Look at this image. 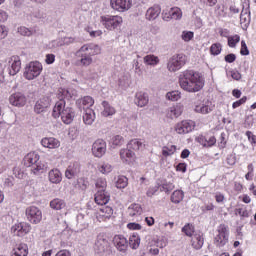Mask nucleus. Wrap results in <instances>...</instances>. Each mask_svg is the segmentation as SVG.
Wrapping results in <instances>:
<instances>
[{
    "label": "nucleus",
    "mask_w": 256,
    "mask_h": 256,
    "mask_svg": "<svg viewBox=\"0 0 256 256\" xmlns=\"http://www.w3.org/2000/svg\"><path fill=\"white\" fill-rule=\"evenodd\" d=\"M251 23V11L249 9L242 10L240 14V24L244 31L249 27Z\"/></svg>",
    "instance_id": "nucleus-18"
},
{
    "label": "nucleus",
    "mask_w": 256,
    "mask_h": 256,
    "mask_svg": "<svg viewBox=\"0 0 256 256\" xmlns=\"http://www.w3.org/2000/svg\"><path fill=\"white\" fill-rule=\"evenodd\" d=\"M182 233H185V235L187 237H193V233H195V226H193V224H186L183 228H182Z\"/></svg>",
    "instance_id": "nucleus-46"
},
{
    "label": "nucleus",
    "mask_w": 256,
    "mask_h": 256,
    "mask_svg": "<svg viewBox=\"0 0 256 256\" xmlns=\"http://www.w3.org/2000/svg\"><path fill=\"white\" fill-rule=\"evenodd\" d=\"M133 155H135V153H133L130 148L120 150V158L122 159V161L132 159Z\"/></svg>",
    "instance_id": "nucleus-38"
},
{
    "label": "nucleus",
    "mask_w": 256,
    "mask_h": 256,
    "mask_svg": "<svg viewBox=\"0 0 256 256\" xmlns=\"http://www.w3.org/2000/svg\"><path fill=\"white\" fill-rule=\"evenodd\" d=\"M95 185L96 189H98L94 198L95 203L102 206L107 205L111 199V195L105 190L107 188V181L103 178H99Z\"/></svg>",
    "instance_id": "nucleus-2"
},
{
    "label": "nucleus",
    "mask_w": 256,
    "mask_h": 256,
    "mask_svg": "<svg viewBox=\"0 0 256 256\" xmlns=\"http://www.w3.org/2000/svg\"><path fill=\"white\" fill-rule=\"evenodd\" d=\"M142 209H141V205L139 204H132L129 208H128V213L130 215V217H135L136 215H141Z\"/></svg>",
    "instance_id": "nucleus-36"
},
{
    "label": "nucleus",
    "mask_w": 256,
    "mask_h": 256,
    "mask_svg": "<svg viewBox=\"0 0 256 256\" xmlns=\"http://www.w3.org/2000/svg\"><path fill=\"white\" fill-rule=\"evenodd\" d=\"M183 110L179 106L170 107L167 112V117L169 119H177V117H181Z\"/></svg>",
    "instance_id": "nucleus-29"
},
{
    "label": "nucleus",
    "mask_w": 256,
    "mask_h": 256,
    "mask_svg": "<svg viewBox=\"0 0 256 256\" xmlns=\"http://www.w3.org/2000/svg\"><path fill=\"white\" fill-rule=\"evenodd\" d=\"M49 107H51V98L45 96L40 98L35 106H34V111L35 113H37L38 115L41 113H45V111H47V109H49Z\"/></svg>",
    "instance_id": "nucleus-12"
},
{
    "label": "nucleus",
    "mask_w": 256,
    "mask_h": 256,
    "mask_svg": "<svg viewBox=\"0 0 256 256\" xmlns=\"http://www.w3.org/2000/svg\"><path fill=\"white\" fill-rule=\"evenodd\" d=\"M125 143V139L121 135H116L112 138V145H115V147H121Z\"/></svg>",
    "instance_id": "nucleus-50"
},
{
    "label": "nucleus",
    "mask_w": 256,
    "mask_h": 256,
    "mask_svg": "<svg viewBox=\"0 0 256 256\" xmlns=\"http://www.w3.org/2000/svg\"><path fill=\"white\" fill-rule=\"evenodd\" d=\"M83 121L85 125H93V121H95V112L93 109H85Z\"/></svg>",
    "instance_id": "nucleus-28"
},
{
    "label": "nucleus",
    "mask_w": 256,
    "mask_h": 256,
    "mask_svg": "<svg viewBox=\"0 0 256 256\" xmlns=\"http://www.w3.org/2000/svg\"><path fill=\"white\" fill-rule=\"evenodd\" d=\"M241 41V37L239 35H234L228 37V45L232 48L237 47V43Z\"/></svg>",
    "instance_id": "nucleus-49"
},
{
    "label": "nucleus",
    "mask_w": 256,
    "mask_h": 256,
    "mask_svg": "<svg viewBox=\"0 0 256 256\" xmlns=\"http://www.w3.org/2000/svg\"><path fill=\"white\" fill-rule=\"evenodd\" d=\"M13 174L15 175V177L17 178V179H22V177H23V171H21V168H19V167H14L13 168Z\"/></svg>",
    "instance_id": "nucleus-63"
},
{
    "label": "nucleus",
    "mask_w": 256,
    "mask_h": 256,
    "mask_svg": "<svg viewBox=\"0 0 256 256\" xmlns=\"http://www.w3.org/2000/svg\"><path fill=\"white\" fill-rule=\"evenodd\" d=\"M50 183L58 184L62 180L61 172L59 169H52L48 174Z\"/></svg>",
    "instance_id": "nucleus-27"
},
{
    "label": "nucleus",
    "mask_w": 256,
    "mask_h": 256,
    "mask_svg": "<svg viewBox=\"0 0 256 256\" xmlns=\"http://www.w3.org/2000/svg\"><path fill=\"white\" fill-rule=\"evenodd\" d=\"M202 141H205V143H203V147H213V145L217 143V139L215 138V136H211L208 140L202 139Z\"/></svg>",
    "instance_id": "nucleus-54"
},
{
    "label": "nucleus",
    "mask_w": 256,
    "mask_h": 256,
    "mask_svg": "<svg viewBox=\"0 0 256 256\" xmlns=\"http://www.w3.org/2000/svg\"><path fill=\"white\" fill-rule=\"evenodd\" d=\"M110 5L115 11H120V13H123L124 11H129L132 2L131 0H111Z\"/></svg>",
    "instance_id": "nucleus-13"
},
{
    "label": "nucleus",
    "mask_w": 256,
    "mask_h": 256,
    "mask_svg": "<svg viewBox=\"0 0 256 256\" xmlns=\"http://www.w3.org/2000/svg\"><path fill=\"white\" fill-rule=\"evenodd\" d=\"M78 173H81V167L79 166V163H73L67 167L65 177L66 179H73V177H77Z\"/></svg>",
    "instance_id": "nucleus-17"
},
{
    "label": "nucleus",
    "mask_w": 256,
    "mask_h": 256,
    "mask_svg": "<svg viewBox=\"0 0 256 256\" xmlns=\"http://www.w3.org/2000/svg\"><path fill=\"white\" fill-rule=\"evenodd\" d=\"M171 15H172V19H175V20L181 19V17H183V14L181 13V9L179 8H171Z\"/></svg>",
    "instance_id": "nucleus-53"
},
{
    "label": "nucleus",
    "mask_w": 256,
    "mask_h": 256,
    "mask_svg": "<svg viewBox=\"0 0 256 256\" xmlns=\"http://www.w3.org/2000/svg\"><path fill=\"white\" fill-rule=\"evenodd\" d=\"M205 243V238H203V234H194L192 237V247L193 249H196V251H199L203 247Z\"/></svg>",
    "instance_id": "nucleus-24"
},
{
    "label": "nucleus",
    "mask_w": 256,
    "mask_h": 256,
    "mask_svg": "<svg viewBox=\"0 0 256 256\" xmlns=\"http://www.w3.org/2000/svg\"><path fill=\"white\" fill-rule=\"evenodd\" d=\"M32 17H34L35 19H46L47 14L41 10H37L32 13Z\"/></svg>",
    "instance_id": "nucleus-56"
},
{
    "label": "nucleus",
    "mask_w": 256,
    "mask_h": 256,
    "mask_svg": "<svg viewBox=\"0 0 256 256\" xmlns=\"http://www.w3.org/2000/svg\"><path fill=\"white\" fill-rule=\"evenodd\" d=\"M241 55H249V48L247 47V43H245V40L241 41Z\"/></svg>",
    "instance_id": "nucleus-57"
},
{
    "label": "nucleus",
    "mask_w": 256,
    "mask_h": 256,
    "mask_svg": "<svg viewBox=\"0 0 256 256\" xmlns=\"http://www.w3.org/2000/svg\"><path fill=\"white\" fill-rule=\"evenodd\" d=\"M100 173L107 175V173H111V165L104 164L99 168Z\"/></svg>",
    "instance_id": "nucleus-59"
},
{
    "label": "nucleus",
    "mask_w": 256,
    "mask_h": 256,
    "mask_svg": "<svg viewBox=\"0 0 256 256\" xmlns=\"http://www.w3.org/2000/svg\"><path fill=\"white\" fill-rule=\"evenodd\" d=\"M144 63H146V65L155 66L159 63V57L155 55H147L144 57Z\"/></svg>",
    "instance_id": "nucleus-42"
},
{
    "label": "nucleus",
    "mask_w": 256,
    "mask_h": 256,
    "mask_svg": "<svg viewBox=\"0 0 256 256\" xmlns=\"http://www.w3.org/2000/svg\"><path fill=\"white\" fill-rule=\"evenodd\" d=\"M160 191H164V193H171L173 189H175V186L171 182H164L161 185H159Z\"/></svg>",
    "instance_id": "nucleus-45"
},
{
    "label": "nucleus",
    "mask_w": 256,
    "mask_h": 256,
    "mask_svg": "<svg viewBox=\"0 0 256 256\" xmlns=\"http://www.w3.org/2000/svg\"><path fill=\"white\" fill-rule=\"evenodd\" d=\"M78 57H81L80 63L84 67H89V65H91L93 63V58H91V53L80 54V56H78Z\"/></svg>",
    "instance_id": "nucleus-34"
},
{
    "label": "nucleus",
    "mask_w": 256,
    "mask_h": 256,
    "mask_svg": "<svg viewBox=\"0 0 256 256\" xmlns=\"http://www.w3.org/2000/svg\"><path fill=\"white\" fill-rule=\"evenodd\" d=\"M193 32L188 31V32H183L182 33V39L183 41L189 42L191 39H193Z\"/></svg>",
    "instance_id": "nucleus-60"
},
{
    "label": "nucleus",
    "mask_w": 256,
    "mask_h": 256,
    "mask_svg": "<svg viewBox=\"0 0 256 256\" xmlns=\"http://www.w3.org/2000/svg\"><path fill=\"white\" fill-rule=\"evenodd\" d=\"M41 144L43 147H46L47 149H58V147H61V142L57 140V138H43L41 140Z\"/></svg>",
    "instance_id": "nucleus-19"
},
{
    "label": "nucleus",
    "mask_w": 256,
    "mask_h": 256,
    "mask_svg": "<svg viewBox=\"0 0 256 256\" xmlns=\"http://www.w3.org/2000/svg\"><path fill=\"white\" fill-rule=\"evenodd\" d=\"M100 215L104 217V219H110L111 215H113V208L110 206H103L100 208Z\"/></svg>",
    "instance_id": "nucleus-39"
},
{
    "label": "nucleus",
    "mask_w": 256,
    "mask_h": 256,
    "mask_svg": "<svg viewBox=\"0 0 256 256\" xmlns=\"http://www.w3.org/2000/svg\"><path fill=\"white\" fill-rule=\"evenodd\" d=\"M8 63L10 65V68H7L8 75L15 76L21 71V58L19 56L10 57Z\"/></svg>",
    "instance_id": "nucleus-11"
},
{
    "label": "nucleus",
    "mask_w": 256,
    "mask_h": 256,
    "mask_svg": "<svg viewBox=\"0 0 256 256\" xmlns=\"http://www.w3.org/2000/svg\"><path fill=\"white\" fill-rule=\"evenodd\" d=\"M229 241V232L227 231V226L221 224L218 227V235L214 238V243L216 247H225Z\"/></svg>",
    "instance_id": "nucleus-7"
},
{
    "label": "nucleus",
    "mask_w": 256,
    "mask_h": 256,
    "mask_svg": "<svg viewBox=\"0 0 256 256\" xmlns=\"http://www.w3.org/2000/svg\"><path fill=\"white\" fill-rule=\"evenodd\" d=\"M31 231V224L28 223H18L12 226L11 232L16 235V237H24V235H27Z\"/></svg>",
    "instance_id": "nucleus-10"
},
{
    "label": "nucleus",
    "mask_w": 256,
    "mask_h": 256,
    "mask_svg": "<svg viewBox=\"0 0 256 256\" xmlns=\"http://www.w3.org/2000/svg\"><path fill=\"white\" fill-rule=\"evenodd\" d=\"M128 149H132L133 151H139L140 149H143V142L139 139H132L127 144Z\"/></svg>",
    "instance_id": "nucleus-32"
},
{
    "label": "nucleus",
    "mask_w": 256,
    "mask_h": 256,
    "mask_svg": "<svg viewBox=\"0 0 256 256\" xmlns=\"http://www.w3.org/2000/svg\"><path fill=\"white\" fill-rule=\"evenodd\" d=\"M177 151V146L171 145L170 147L164 146L162 149V155L164 157H169Z\"/></svg>",
    "instance_id": "nucleus-43"
},
{
    "label": "nucleus",
    "mask_w": 256,
    "mask_h": 256,
    "mask_svg": "<svg viewBox=\"0 0 256 256\" xmlns=\"http://www.w3.org/2000/svg\"><path fill=\"white\" fill-rule=\"evenodd\" d=\"M158 191H159V184H157L154 187L149 188V190L147 191L146 195H147V197H152Z\"/></svg>",
    "instance_id": "nucleus-62"
},
{
    "label": "nucleus",
    "mask_w": 256,
    "mask_h": 256,
    "mask_svg": "<svg viewBox=\"0 0 256 256\" xmlns=\"http://www.w3.org/2000/svg\"><path fill=\"white\" fill-rule=\"evenodd\" d=\"M247 102V96L242 97L240 100H237L232 104L233 109H237V107H241L244 103Z\"/></svg>",
    "instance_id": "nucleus-58"
},
{
    "label": "nucleus",
    "mask_w": 256,
    "mask_h": 256,
    "mask_svg": "<svg viewBox=\"0 0 256 256\" xmlns=\"http://www.w3.org/2000/svg\"><path fill=\"white\" fill-rule=\"evenodd\" d=\"M25 215L30 223L37 225L43 219V212L37 206H29L25 210Z\"/></svg>",
    "instance_id": "nucleus-6"
},
{
    "label": "nucleus",
    "mask_w": 256,
    "mask_h": 256,
    "mask_svg": "<svg viewBox=\"0 0 256 256\" xmlns=\"http://www.w3.org/2000/svg\"><path fill=\"white\" fill-rule=\"evenodd\" d=\"M166 98H168L169 101H179V99H181V95H179L178 91H172L166 94Z\"/></svg>",
    "instance_id": "nucleus-51"
},
{
    "label": "nucleus",
    "mask_w": 256,
    "mask_h": 256,
    "mask_svg": "<svg viewBox=\"0 0 256 256\" xmlns=\"http://www.w3.org/2000/svg\"><path fill=\"white\" fill-rule=\"evenodd\" d=\"M102 107L104 110L102 111L103 117H111V115H115V108L109 104L107 101L102 102Z\"/></svg>",
    "instance_id": "nucleus-30"
},
{
    "label": "nucleus",
    "mask_w": 256,
    "mask_h": 256,
    "mask_svg": "<svg viewBox=\"0 0 256 256\" xmlns=\"http://www.w3.org/2000/svg\"><path fill=\"white\" fill-rule=\"evenodd\" d=\"M128 181H129V179H127V177H125V176L118 177V179L116 181L117 189H125V187H127V185H128Z\"/></svg>",
    "instance_id": "nucleus-44"
},
{
    "label": "nucleus",
    "mask_w": 256,
    "mask_h": 256,
    "mask_svg": "<svg viewBox=\"0 0 256 256\" xmlns=\"http://www.w3.org/2000/svg\"><path fill=\"white\" fill-rule=\"evenodd\" d=\"M9 102L14 107H25L27 104V97L21 92H16L10 96Z\"/></svg>",
    "instance_id": "nucleus-14"
},
{
    "label": "nucleus",
    "mask_w": 256,
    "mask_h": 256,
    "mask_svg": "<svg viewBox=\"0 0 256 256\" xmlns=\"http://www.w3.org/2000/svg\"><path fill=\"white\" fill-rule=\"evenodd\" d=\"M176 133L183 135L185 133H191L195 129V122L183 120L176 125Z\"/></svg>",
    "instance_id": "nucleus-15"
},
{
    "label": "nucleus",
    "mask_w": 256,
    "mask_h": 256,
    "mask_svg": "<svg viewBox=\"0 0 256 256\" xmlns=\"http://www.w3.org/2000/svg\"><path fill=\"white\" fill-rule=\"evenodd\" d=\"M235 215H239L241 217V219H245V218L249 217V212L247 211V209L236 208Z\"/></svg>",
    "instance_id": "nucleus-52"
},
{
    "label": "nucleus",
    "mask_w": 256,
    "mask_h": 256,
    "mask_svg": "<svg viewBox=\"0 0 256 256\" xmlns=\"http://www.w3.org/2000/svg\"><path fill=\"white\" fill-rule=\"evenodd\" d=\"M45 171H47V166L41 162H38L33 165V167L31 168V172L34 175H42V173H45Z\"/></svg>",
    "instance_id": "nucleus-31"
},
{
    "label": "nucleus",
    "mask_w": 256,
    "mask_h": 256,
    "mask_svg": "<svg viewBox=\"0 0 256 256\" xmlns=\"http://www.w3.org/2000/svg\"><path fill=\"white\" fill-rule=\"evenodd\" d=\"M76 187L80 189L81 191H87V188L89 187V180L85 177H81L77 180Z\"/></svg>",
    "instance_id": "nucleus-37"
},
{
    "label": "nucleus",
    "mask_w": 256,
    "mask_h": 256,
    "mask_svg": "<svg viewBox=\"0 0 256 256\" xmlns=\"http://www.w3.org/2000/svg\"><path fill=\"white\" fill-rule=\"evenodd\" d=\"M222 45L221 43H214L210 47V53L211 55H219L222 51Z\"/></svg>",
    "instance_id": "nucleus-47"
},
{
    "label": "nucleus",
    "mask_w": 256,
    "mask_h": 256,
    "mask_svg": "<svg viewBox=\"0 0 256 256\" xmlns=\"http://www.w3.org/2000/svg\"><path fill=\"white\" fill-rule=\"evenodd\" d=\"M50 207L56 211H61V209H65V201L59 198H55L50 202Z\"/></svg>",
    "instance_id": "nucleus-33"
},
{
    "label": "nucleus",
    "mask_w": 256,
    "mask_h": 256,
    "mask_svg": "<svg viewBox=\"0 0 256 256\" xmlns=\"http://www.w3.org/2000/svg\"><path fill=\"white\" fill-rule=\"evenodd\" d=\"M81 103L84 107V111L85 109H91L90 107H93L95 100H93V98L91 96H85L82 100Z\"/></svg>",
    "instance_id": "nucleus-40"
},
{
    "label": "nucleus",
    "mask_w": 256,
    "mask_h": 256,
    "mask_svg": "<svg viewBox=\"0 0 256 256\" xmlns=\"http://www.w3.org/2000/svg\"><path fill=\"white\" fill-rule=\"evenodd\" d=\"M159 15H161V6L159 5H154L146 11V19L148 21H155Z\"/></svg>",
    "instance_id": "nucleus-20"
},
{
    "label": "nucleus",
    "mask_w": 256,
    "mask_h": 256,
    "mask_svg": "<svg viewBox=\"0 0 256 256\" xmlns=\"http://www.w3.org/2000/svg\"><path fill=\"white\" fill-rule=\"evenodd\" d=\"M43 71V66L40 62H30L24 71V77L28 79V81H33V79H36V77H39L41 75V72Z\"/></svg>",
    "instance_id": "nucleus-3"
},
{
    "label": "nucleus",
    "mask_w": 256,
    "mask_h": 256,
    "mask_svg": "<svg viewBox=\"0 0 256 256\" xmlns=\"http://www.w3.org/2000/svg\"><path fill=\"white\" fill-rule=\"evenodd\" d=\"M135 105L145 107L149 103V95L145 92H137L134 99Z\"/></svg>",
    "instance_id": "nucleus-22"
},
{
    "label": "nucleus",
    "mask_w": 256,
    "mask_h": 256,
    "mask_svg": "<svg viewBox=\"0 0 256 256\" xmlns=\"http://www.w3.org/2000/svg\"><path fill=\"white\" fill-rule=\"evenodd\" d=\"M246 136L248 137V140L250 141V143H251L252 145H256V136L253 135V132L247 131V132H246Z\"/></svg>",
    "instance_id": "nucleus-64"
},
{
    "label": "nucleus",
    "mask_w": 256,
    "mask_h": 256,
    "mask_svg": "<svg viewBox=\"0 0 256 256\" xmlns=\"http://www.w3.org/2000/svg\"><path fill=\"white\" fill-rule=\"evenodd\" d=\"M28 249L27 244H19L12 250L11 256H27L29 254Z\"/></svg>",
    "instance_id": "nucleus-26"
},
{
    "label": "nucleus",
    "mask_w": 256,
    "mask_h": 256,
    "mask_svg": "<svg viewBox=\"0 0 256 256\" xmlns=\"http://www.w3.org/2000/svg\"><path fill=\"white\" fill-rule=\"evenodd\" d=\"M109 249V241L105 238H98L95 243V251L100 255Z\"/></svg>",
    "instance_id": "nucleus-23"
},
{
    "label": "nucleus",
    "mask_w": 256,
    "mask_h": 256,
    "mask_svg": "<svg viewBox=\"0 0 256 256\" xmlns=\"http://www.w3.org/2000/svg\"><path fill=\"white\" fill-rule=\"evenodd\" d=\"M107 152V143L103 139L96 140L92 145L94 157L101 158Z\"/></svg>",
    "instance_id": "nucleus-8"
},
{
    "label": "nucleus",
    "mask_w": 256,
    "mask_h": 256,
    "mask_svg": "<svg viewBox=\"0 0 256 256\" xmlns=\"http://www.w3.org/2000/svg\"><path fill=\"white\" fill-rule=\"evenodd\" d=\"M184 193L181 190H176L171 195L172 203L179 204L183 201Z\"/></svg>",
    "instance_id": "nucleus-35"
},
{
    "label": "nucleus",
    "mask_w": 256,
    "mask_h": 256,
    "mask_svg": "<svg viewBox=\"0 0 256 256\" xmlns=\"http://www.w3.org/2000/svg\"><path fill=\"white\" fill-rule=\"evenodd\" d=\"M101 23L105 29H108V31H113L123 23V18L120 16L105 15L101 16Z\"/></svg>",
    "instance_id": "nucleus-5"
},
{
    "label": "nucleus",
    "mask_w": 256,
    "mask_h": 256,
    "mask_svg": "<svg viewBox=\"0 0 256 256\" xmlns=\"http://www.w3.org/2000/svg\"><path fill=\"white\" fill-rule=\"evenodd\" d=\"M129 246L131 249H137L139 247V238L132 236L129 240Z\"/></svg>",
    "instance_id": "nucleus-55"
},
{
    "label": "nucleus",
    "mask_w": 256,
    "mask_h": 256,
    "mask_svg": "<svg viewBox=\"0 0 256 256\" xmlns=\"http://www.w3.org/2000/svg\"><path fill=\"white\" fill-rule=\"evenodd\" d=\"M236 59H237V56L233 53L227 54L224 57V60L226 61V63H235Z\"/></svg>",
    "instance_id": "nucleus-61"
},
{
    "label": "nucleus",
    "mask_w": 256,
    "mask_h": 256,
    "mask_svg": "<svg viewBox=\"0 0 256 256\" xmlns=\"http://www.w3.org/2000/svg\"><path fill=\"white\" fill-rule=\"evenodd\" d=\"M196 113H201L202 115H207V113H211V108L207 105L199 106L197 105L194 109Z\"/></svg>",
    "instance_id": "nucleus-48"
},
{
    "label": "nucleus",
    "mask_w": 256,
    "mask_h": 256,
    "mask_svg": "<svg viewBox=\"0 0 256 256\" xmlns=\"http://www.w3.org/2000/svg\"><path fill=\"white\" fill-rule=\"evenodd\" d=\"M39 161V154L35 152H30L28 153L24 159H23V164L25 167H33L37 162Z\"/></svg>",
    "instance_id": "nucleus-21"
},
{
    "label": "nucleus",
    "mask_w": 256,
    "mask_h": 256,
    "mask_svg": "<svg viewBox=\"0 0 256 256\" xmlns=\"http://www.w3.org/2000/svg\"><path fill=\"white\" fill-rule=\"evenodd\" d=\"M75 119V109H73L70 106H67V104L64 101V107L62 108V122L65 125H71L73 123V120Z\"/></svg>",
    "instance_id": "nucleus-9"
},
{
    "label": "nucleus",
    "mask_w": 256,
    "mask_h": 256,
    "mask_svg": "<svg viewBox=\"0 0 256 256\" xmlns=\"http://www.w3.org/2000/svg\"><path fill=\"white\" fill-rule=\"evenodd\" d=\"M181 89L188 93H197L205 86V78L195 70H185L179 76Z\"/></svg>",
    "instance_id": "nucleus-1"
},
{
    "label": "nucleus",
    "mask_w": 256,
    "mask_h": 256,
    "mask_svg": "<svg viewBox=\"0 0 256 256\" xmlns=\"http://www.w3.org/2000/svg\"><path fill=\"white\" fill-rule=\"evenodd\" d=\"M113 243L116 249L122 253H125V251H127V247H129V242H127V238L123 235L114 236Z\"/></svg>",
    "instance_id": "nucleus-16"
},
{
    "label": "nucleus",
    "mask_w": 256,
    "mask_h": 256,
    "mask_svg": "<svg viewBox=\"0 0 256 256\" xmlns=\"http://www.w3.org/2000/svg\"><path fill=\"white\" fill-rule=\"evenodd\" d=\"M18 33L24 37H31V35H35V29H29L25 26H21L18 28Z\"/></svg>",
    "instance_id": "nucleus-41"
},
{
    "label": "nucleus",
    "mask_w": 256,
    "mask_h": 256,
    "mask_svg": "<svg viewBox=\"0 0 256 256\" xmlns=\"http://www.w3.org/2000/svg\"><path fill=\"white\" fill-rule=\"evenodd\" d=\"M187 63V56L184 54H175L173 55L167 64L168 70L172 73H175V71H179L181 67H183Z\"/></svg>",
    "instance_id": "nucleus-4"
},
{
    "label": "nucleus",
    "mask_w": 256,
    "mask_h": 256,
    "mask_svg": "<svg viewBox=\"0 0 256 256\" xmlns=\"http://www.w3.org/2000/svg\"><path fill=\"white\" fill-rule=\"evenodd\" d=\"M63 107H65V100L60 99L58 102H56L52 112V116L54 117V119L62 117Z\"/></svg>",
    "instance_id": "nucleus-25"
}]
</instances>
